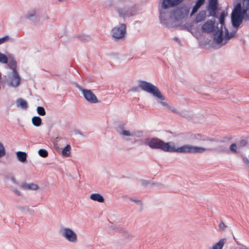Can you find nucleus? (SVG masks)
I'll return each mask as SVG.
<instances>
[{"mask_svg": "<svg viewBox=\"0 0 249 249\" xmlns=\"http://www.w3.org/2000/svg\"><path fill=\"white\" fill-rule=\"evenodd\" d=\"M17 156L19 161L21 162H25L27 160V154L24 152L18 151Z\"/></svg>", "mask_w": 249, "mask_h": 249, "instance_id": "nucleus-22", "label": "nucleus"}, {"mask_svg": "<svg viewBox=\"0 0 249 249\" xmlns=\"http://www.w3.org/2000/svg\"><path fill=\"white\" fill-rule=\"evenodd\" d=\"M139 86L142 90L152 94L161 101L165 100V97L161 93L159 89L151 83L145 81H140Z\"/></svg>", "mask_w": 249, "mask_h": 249, "instance_id": "nucleus-3", "label": "nucleus"}, {"mask_svg": "<svg viewBox=\"0 0 249 249\" xmlns=\"http://www.w3.org/2000/svg\"><path fill=\"white\" fill-rule=\"evenodd\" d=\"M246 144H247V142L245 140H241L239 143V146H242V147L246 146Z\"/></svg>", "mask_w": 249, "mask_h": 249, "instance_id": "nucleus-42", "label": "nucleus"}, {"mask_svg": "<svg viewBox=\"0 0 249 249\" xmlns=\"http://www.w3.org/2000/svg\"><path fill=\"white\" fill-rule=\"evenodd\" d=\"M216 150L219 152H226L228 151V149L227 146L220 145L216 148Z\"/></svg>", "mask_w": 249, "mask_h": 249, "instance_id": "nucleus-35", "label": "nucleus"}, {"mask_svg": "<svg viewBox=\"0 0 249 249\" xmlns=\"http://www.w3.org/2000/svg\"><path fill=\"white\" fill-rule=\"evenodd\" d=\"M169 109H171V110L173 112H174V113H178V111L176 109H175V108L174 107H171V108H169Z\"/></svg>", "mask_w": 249, "mask_h": 249, "instance_id": "nucleus-47", "label": "nucleus"}, {"mask_svg": "<svg viewBox=\"0 0 249 249\" xmlns=\"http://www.w3.org/2000/svg\"><path fill=\"white\" fill-rule=\"evenodd\" d=\"M21 187L24 190H36L38 189L37 185L35 183H24L21 185Z\"/></svg>", "mask_w": 249, "mask_h": 249, "instance_id": "nucleus-16", "label": "nucleus"}, {"mask_svg": "<svg viewBox=\"0 0 249 249\" xmlns=\"http://www.w3.org/2000/svg\"><path fill=\"white\" fill-rule=\"evenodd\" d=\"M10 189L11 190H12L18 196H20V192L19 191H18L17 189L13 188V187H12L10 188Z\"/></svg>", "mask_w": 249, "mask_h": 249, "instance_id": "nucleus-40", "label": "nucleus"}, {"mask_svg": "<svg viewBox=\"0 0 249 249\" xmlns=\"http://www.w3.org/2000/svg\"><path fill=\"white\" fill-rule=\"evenodd\" d=\"M247 168L249 169V166L247 167Z\"/></svg>", "mask_w": 249, "mask_h": 249, "instance_id": "nucleus-51", "label": "nucleus"}, {"mask_svg": "<svg viewBox=\"0 0 249 249\" xmlns=\"http://www.w3.org/2000/svg\"><path fill=\"white\" fill-rule=\"evenodd\" d=\"M117 131L121 136L123 137H133L132 132H130L128 130L124 129L121 126H119V127L117 128Z\"/></svg>", "mask_w": 249, "mask_h": 249, "instance_id": "nucleus-15", "label": "nucleus"}, {"mask_svg": "<svg viewBox=\"0 0 249 249\" xmlns=\"http://www.w3.org/2000/svg\"><path fill=\"white\" fill-rule=\"evenodd\" d=\"M137 88L136 87H134V88H132L131 89V91H137Z\"/></svg>", "mask_w": 249, "mask_h": 249, "instance_id": "nucleus-49", "label": "nucleus"}, {"mask_svg": "<svg viewBox=\"0 0 249 249\" xmlns=\"http://www.w3.org/2000/svg\"><path fill=\"white\" fill-rule=\"evenodd\" d=\"M10 180L12 181L13 183L18 184V182L16 180V179L14 177H11Z\"/></svg>", "mask_w": 249, "mask_h": 249, "instance_id": "nucleus-44", "label": "nucleus"}, {"mask_svg": "<svg viewBox=\"0 0 249 249\" xmlns=\"http://www.w3.org/2000/svg\"><path fill=\"white\" fill-rule=\"evenodd\" d=\"M162 141L158 138H147L144 140V143L152 149H160L161 146Z\"/></svg>", "mask_w": 249, "mask_h": 249, "instance_id": "nucleus-10", "label": "nucleus"}, {"mask_svg": "<svg viewBox=\"0 0 249 249\" xmlns=\"http://www.w3.org/2000/svg\"><path fill=\"white\" fill-rule=\"evenodd\" d=\"M206 11H201L196 16V23L204 20L206 18Z\"/></svg>", "mask_w": 249, "mask_h": 249, "instance_id": "nucleus-24", "label": "nucleus"}, {"mask_svg": "<svg viewBox=\"0 0 249 249\" xmlns=\"http://www.w3.org/2000/svg\"><path fill=\"white\" fill-rule=\"evenodd\" d=\"M176 148L173 142H162L160 149L168 152H176Z\"/></svg>", "mask_w": 249, "mask_h": 249, "instance_id": "nucleus-12", "label": "nucleus"}, {"mask_svg": "<svg viewBox=\"0 0 249 249\" xmlns=\"http://www.w3.org/2000/svg\"><path fill=\"white\" fill-rule=\"evenodd\" d=\"M178 39L177 38H176V40H178Z\"/></svg>", "mask_w": 249, "mask_h": 249, "instance_id": "nucleus-50", "label": "nucleus"}, {"mask_svg": "<svg viewBox=\"0 0 249 249\" xmlns=\"http://www.w3.org/2000/svg\"><path fill=\"white\" fill-rule=\"evenodd\" d=\"M230 150L231 152L237 153V145L235 143H232L230 146Z\"/></svg>", "mask_w": 249, "mask_h": 249, "instance_id": "nucleus-36", "label": "nucleus"}, {"mask_svg": "<svg viewBox=\"0 0 249 249\" xmlns=\"http://www.w3.org/2000/svg\"><path fill=\"white\" fill-rule=\"evenodd\" d=\"M5 155V150L3 144L0 142V158Z\"/></svg>", "mask_w": 249, "mask_h": 249, "instance_id": "nucleus-34", "label": "nucleus"}, {"mask_svg": "<svg viewBox=\"0 0 249 249\" xmlns=\"http://www.w3.org/2000/svg\"><path fill=\"white\" fill-rule=\"evenodd\" d=\"M148 183V181L147 180H142V183L143 184H146Z\"/></svg>", "mask_w": 249, "mask_h": 249, "instance_id": "nucleus-48", "label": "nucleus"}, {"mask_svg": "<svg viewBox=\"0 0 249 249\" xmlns=\"http://www.w3.org/2000/svg\"><path fill=\"white\" fill-rule=\"evenodd\" d=\"M183 0H162L161 7L164 9H168L175 7L180 3Z\"/></svg>", "mask_w": 249, "mask_h": 249, "instance_id": "nucleus-11", "label": "nucleus"}, {"mask_svg": "<svg viewBox=\"0 0 249 249\" xmlns=\"http://www.w3.org/2000/svg\"><path fill=\"white\" fill-rule=\"evenodd\" d=\"M205 0H198L196 4L193 6L191 16L196 13L199 7L204 4Z\"/></svg>", "mask_w": 249, "mask_h": 249, "instance_id": "nucleus-20", "label": "nucleus"}, {"mask_svg": "<svg viewBox=\"0 0 249 249\" xmlns=\"http://www.w3.org/2000/svg\"><path fill=\"white\" fill-rule=\"evenodd\" d=\"M32 123L36 126H39L41 124V119L38 116H35L32 118Z\"/></svg>", "mask_w": 249, "mask_h": 249, "instance_id": "nucleus-27", "label": "nucleus"}, {"mask_svg": "<svg viewBox=\"0 0 249 249\" xmlns=\"http://www.w3.org/2000/svg\"><path fill=\"white\" fill-rule=\"evenodd\" d=\"M142 132L141 131H138L136 132H132V134H133V136H136L138 137H140L142 136Z\"/></svg>", "mask_w": 249, "mask_h": 249, "instance_id": "nucleus-38", "label": "nucleus"}, {"mask_svg": "<svg viewBox=\"0 0 249 249\" xmlns=\"http://www.w3.org/2000/svg\"><path fill=\"white\" fill-rule=\"evenodd\" d=\"M217 0H210L209 3V8L213 10H215L217 7Z\"/></svg>", "mask_w": 249, "mask_h": 249, "instance_id": "nucleus-29", "label": "nucleus"}, {"mask_svg": "<svg viewBox=\"0 0 249 249\" xmlns=\"http://www.w3.org/2000/svg\"><path fill=\"white\" fill-rule=\"evenodd\" d=\"M10 38V37L9 36H6L4 37L0 38V45L8 41Z\"/></svg>", "mask_w": 249, "mask_h": 249, "instance_id": "nucleus-37", "label": "nucleus"}, {"mask_svg": "<svg viewBox=\"0 0 249 249\" xmlns=\"http://www.w3.org/2000/svg\"><path fill=\"white\" fill-rule=\"evenodd\" d=\"M61 235L70 242L75 243L77 241L76 233L69 228L62 227L60 230Z\"/></svg>", "mask_w": 249, "mask_h": 249, "instance_id": "nucleus-6", "label": "nucleus"}, {"mask_svg": "<svg viewBox=\"0 0 249 249\" xmlns=\"http://www.w3.org/2000/svg\"><path fill=\"white\" fill-rule=\"evenodd\" d=\"M9 81V86L13 88L18 87L21 82V77L17 71L12 72L11 75H8Z\"/></svg>", "mask_w": 249, "mask_h": 249, "instance_id": "nucleus-9", "label": "nucleus"}, {"mask_svg": "<svg viewBox=\"0 0 249 249\" xmlns=\"http://www.w3.org/2000/svg\"><path fill=\"white\" fill-rule=\"evenodd\" d=\"M19 210L23 213L27 214L34 215L35 214V211L30 207H20Z\"/></svg>", "mask_w": 249, "mask_h": 249, "instance_id": "nucleus-25", "label": "nucleus"}, {"mask_svg": "<svg viewBox=\"0 0 249 249\" xmlns=\"http://www.w3.org/2000/svg\"><path fill=\"white\" fill-rule=\"evenodd\" d=\"M71 149V145L69 144H67L62 150V154L66 157H68L70 155V151Z\"/></svg>", "mask_w": 249, "mask_h": 249, "instance_id": "nucleus-26", "label": "nucleus"}, {"mask_svg": "<svg viewBox=\"0 0 249 249\" xmlns=\"http://www.w3.org/2000/svg\"><path fill=\"white\" fill-rule=\"evenodd\" d=\"M36 110L37 113L41 116H44L46 114L45 109L42 107H38Z\"/></svg>", "mask_w": 249, "mask_h": 249, "instance_id": "nucleus-33", "label": "nucleus"}, {"mask_svg": "<svg viewBox=\"0 0 249 249\" xmlns=\"http://www.w3.org/2000/svg\"><path fill=\"white\" fill-rule=\"evenodd\" d=\"M131 200H132V201H134L135 202V203H140V201L137 199H136V198H132L131 199Z\"/></svg>", "mask_w": 249, "mask_h": 249, "instance_id": "nucleus-46", "label": "nucleus"}, {"mask_svg": "<svg viewBox=\"0 0 249 249\" xmlns=\"http://www.w3.org/2000/svg\"><path fill=\"white\" fill-rule=\"evenodd\" d=\"M0 63L2 64H6L8 63V57L4 53L0 51Z\"/></svg>", "mask_w": 249, "mask_h": 249, "instance_id": "nucleus-30", "label": "nucleus"}, {"mask_svg": "<svg viewBox=\"0 0 249 249\" xmlns=\"http://www.w3.org/2000/svg\"><path fill=\"white\" fill-rule=\"evenodd\" d=\"M38 17V15L35 9L31 10L26 15V18L33 20L34 19H36Z\"/></svg>", "mask_w": 249, "mask_h": 249, "instance_id": "nucleus-18", "label": "nucleus"}, {"mask_svg": "<svg viewBox=\"0 0 249 249\" xmlns=\"http://www.w3.org/2000/svg\"><path fill=\"white\" fill-rule=\"evenodd\" d=\"M17 105L18 107H20L23 109H26L28 107L27 102L21 98H19L17 100Z\"/></svg>", "mask_w": 249, "mask_h": 249, "instance_id": "nucleus-23", "label": "nucleus"}, {"mask_svg": "<svg viewBox=\"0 0 249 249\" xmlns=\"http://www.w3.org/2000/svg\"><path fill=\"white\" fill-rule=\"evenodd\" d=\"M38 153L39 155L43 158H46L48 155L47 151L44 149H39Z\"/></svg>", "mask_w": 249, "mask_h": 249, "instance_id": "nucleus-32", "label": "nucleus"}, {"mask_svg": "<svg viewBox=\"0 0 249 249\" xmlns=\"http://www.w3.org/2000/svg\"><path fill=\"white\" fill-rule=\"evenodd\" d=\"M214 28V22L211 20H207L202 26V31L203 33H210Z\"/></svg>", "mask_w": 249, "mask_h": 249, "instance_id": "nucleus-13", "label": "nucleus"}, {"mask_svg": "<svg viewBox=\"0 0 249 249\" xmlns=\"http://www.w3.org/2000/svg\"><path fill=\"white\" fill-rule=\"evenodd\" d=\"M219 22L221 25L220 29L217 27V31L214 34L213 38L214 42L221 47L226 44L234 35L232 33L230 35L228 30L225 28V35L223 37V26L224 25V16L223 14L219 18Z\"/></svg>", "mask_w": 249, "mask_h": 249, "instance_id": "nucleus-2", "label": "nucleus"}, {"mask_svg": "<svg viewBox=\"0 0 249 249\" xmlns=\"http://www.w3.org/2000/svg\"><path fill=\"white\" fill-rule=\"evenodd\" d=\"M243 161L245 163L247 167L249 166V158H248L247 157H243Z\"/></svg>", "mask_w": 249, "mask_h": 249, "instance_id": "nucleus-39", "label": "nucleus"}, {"mask_svg": "<svg viewBox=\"0 0 249 249\" xmlns=\"http://www.w3.org/2000/svg\"><path fill=\"white\" fill-rule=\"evenodd\" d=\"M108 5L113 7L119 17L124 20L136 14V6L132 0H109Z\"/></svg>", "mask_w": 249, "mask_h": 249, "instance_id": "nucleus-1", "label": "nucleus"}, {"mask_svg": "<svg viewBox=\"0 0 249 249\" xmlns=\"http://www.w3.org/2000/svg\"><path fill=\"white\" fill-rule=\"evenodd\" d=\"M112 37L115 39L123 38L126 34V25L122 23L113 28L111 31Z\"/></svg>", "mask_w": 249, "mask_h": 249, "instance_id": "nucleus-7", "label": "nucleus"}, {"mask_svg": "<svg viewBox=\"0 0 249 249\" xmlns=\"http://www.w3.org/2000/svg\"><path fill=\"white\" fill-rule=\"evenodd\" d=\"M8 66L9 68L13 71V72L17 71V61L14 58H11L8 60Z\"/></svg>", "mask_w": 249, "mask_h": 249, "instance_id": "nucleus-21", "label": "nucleus"}, {"mask_svg": "<svg viewBox=\"0 0 249 249\" xmlns=\"http://www.w3.org/2000/svg\"><path fill=\"white\" fill-rule=\"evenodd\" d=\"M241 10L245 14V19L249 20V0H243Z\"/></svg>", "mask_w": 249, "mask_h": 249, "instance_id": "nucleus-14", "label": "nucleus"}, {"mask_svg": "<svg viewBox=\"0 0 249 249\" xmlns=\"http://www.w3.org/2000/svg\"><path fill=\"white\" fill-rule=\"evenodd\" d=\"M90 198L91 199L99 202H104L105 200L103 196L100 194L98 193L91 194L90 196Z\"/></svg>", "mask_w": 249, "mask_h": 249, "instance_id": "nucleus-19", "label": "nucleus"}, {"mask_svg": "<svg viewBox=\"0 0 249 249\" xmlns=\"http://www.w3.org/2000/svg\"><path fill=\"white\" fill-rule=\"evenodd\" d=\"M160 18L162 23L165 24L167 18L166 17V13L162 10H160Z\"/></svg>", "mask_w": 249, "mask_h": 249, "instance_id": "nucleus-31", "label": "nucleus"}, {"mask_svg": "<svg viewBox=\"0 0 249 249\" xmlns=\"http://www.w3.org/2000/svg\"><path fill=\"white\" fill-rule=\"evenodd\" d=\"M42 18L43 20H46L49 19V17L47 14H44Z\"/></svg>", "mask_w": 249, "mask_h": 249, "instance_id": "nucleus-45", "label": "nucleus"}, {"mask_svg": "<svg viewBox=\"0 0 249 249\" xmlns=\"http://www.w3.org/2000/svg\"><path fill=\"white\" fill-rule=\"evenodd\" d=\"M226 227V226L225 224L223 222H221L219 224V228L220 230H224L225 228Z\"/></svg>", "mask_w": 249, "mask_h": 249, "instance_id": "nucleus-43", "label": "nucleus"}, {"mask_svg": "<svg viewBox=\"0 0 249 249\" xmlns=\"http://www.w3.org/2000/svg\"><path fill=\"white\" fill-rule=\"evenodd\" d=\"M160 105H161L162 106L166 107L167 108H171V107L168 105V104L164 102H160Z\"/></svg>", "mask_w": 249, "mask_h": 249, "instance_id": "nucleus-41", "label": "nucleus"}, {"mask_svg": "<svg viewBox=\"0 0 249 249\" xmlns=\"http://www.w3.org/2000/svg\"><path fill=\"white\" fill-rule=\"evenodd\" d=\"M76 87L82 91L86 100L90 103H96L98 102L96 95L90 89L83 88L78 84H75Z\"/></svg>", "mask_w": 249, "mask_h": 249, "instance_id": "nucleus-8", "label": "nucleus"}, {"mask_svg": "<svg viewBox=\"0 0 249 249\" xmlns=\"http://www.w3.org/2000/svg\"><path fill=\"white\" fill-rule=\"evenodd\" d=\"M231 18L232 25L234 27H238L242 22L243 19H245V14L241 10V6L240 3H238L236 5L232 12Z\"/></svg>", "mask_w": 249, "mask_h": 249, "instance_id": "nucleus-4", "label": "nucleus"}, {"mask_svg": "<svg viewBox=\"0 0 249 249\" xmlns=\"http://www.w3.org/2000/svg\"><path fill=\"white\" fill-rule=\"evenodd\" d=\"M227 239L226 238H222L217 243L210 248L209 249H222Z\"/></svg>", "mask_w": 249, "mask_h": 249, "instance_id": "nucleus-17", "label": "nucleus"}, {"mask_svg": "<svg viewBox=\"0 0 249 249\" xmlns=\"http://www.w3.org/2000/svg\"><path fill=\"white\" fill-rule=\"evenodd\" d=\"M78 37L79 38V40L85 43L89 42L91 40V38L89 36L86 35H79Z\"/></svg>", "mask_w": 249, "mask_h": 249, "instance_id": "nucleus-28", "label": "nucleus"}, {"mask_svg": "<svg viewBox=\"0 0 249 249\" xmlns=\"http://www.w3.org/2000/svg\"><path fill=\"white\" fill-rule=\"evenodd\" d=\"M206 149L202 147L195 146L185 144L176 148V152L179 153H201L205 152Z\"/></svg>", "mask_w": 249, "mask_h": 249, "instance_id": "nucleus-5", "label": "nucleus"}]
</instances>
